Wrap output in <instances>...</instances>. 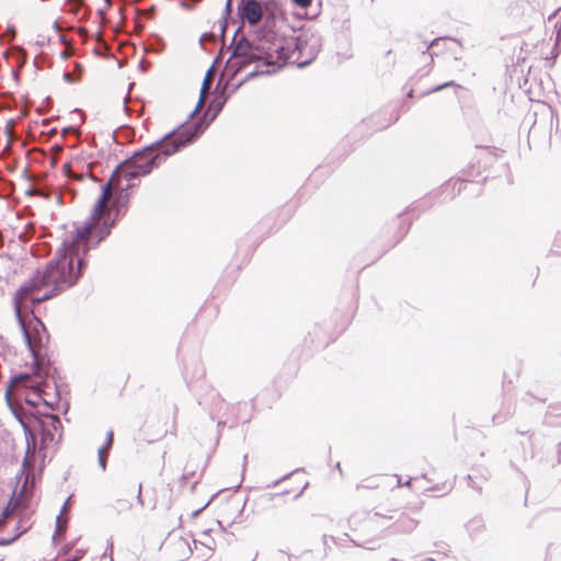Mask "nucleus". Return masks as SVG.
<instances>
[{
    "instance_id": "nucleus-8",
    "label": "nucleus",
    "mask_w": 561,
    "mask_h": 561,
    "mask_svg": "<svg viewBox=\"0 0 561 561\" xmlns=\"http://www.w3.org/2000/svg\"><path fill=\"white\" fill-rule=\"evenodd\" d=\"M416 522L405 515H401L396 523L391 525L392 533H408L415 528Z\"/></svg>"
},
{
    "instance_id": "nucleus-18",
    "label": "nucleus",
    "mask_w": 561,
    "mask_h": 561,
    "mask_svg": "<svg viewBox=\"0 0 561 561\" xmlns=\"http://www.w3.org/2000/svg\"><path fill=\"white\" fill-rule=\"evenodd\" d=\"M70 170H71V167H70V164H69V163H66V164H64V165H62V172H64L66 175H68V174H69Z\"/></svg>"
},
{
    "instance_id": "nucleus-19",
    "label": "nucleus",
    "mask_w": 561,
    "mask_h": 561,
    "mask_svg": "<svg viewBox=\"0 0 561 561\" xmlns=\"http://www.w3.org/2000/svg\"><path fill=\"white\" fill-rule=\"evenodd\" d=\"M453 84H454V82H447V83H444V84H442V85L437 87V88H436V89H434L433 91H438V90H440V89H443V88H445V87H449V85H453Z\"/></svg>"
},
{
    "instance_id": "nucleus-16",
    "label": "nucleus",
    "mask_w": 561,
    "mask_h": 561,
    "mask_svg": "<svg viewBox=\"0 0 561 561\" xmlns=\"http://www.w3.org/2000/svg\"><path fill=\"white\" fill-rule=\"evenodd\" d=\"M295 4L301 7V8H308L311 5L312 0H293Z\"/></svg>"
},
{
    "instance_id": "nucleus-5",
    "label": "nucleus",
    "mask_w": 561,
    "mask_h": 561,
    "mask_svg": "<svg viewBox=\"0 0 561 561\" xmlns=\"http://www.w3.org/2000/svg\"><path fill=\"white\" fill-rule=\"evenodd\" d=\"M18 321L23 329L26 344L34 358L33 368H43L49 334L37 316V310L34 314L23 312L21 320L18 319Z\"/></svg>"
},
{
    "instance_id": "nucleus-11",
    "label": "nucleus",
    "mask_w": 561,
    "mask_h": 561,
    "mask_svg": "<svg viewBox=\"0 0 561 561\" xmlns=\"http://www.w3.org/2000/svg\"><path fill=\"white\" fill-rule=\"evenodd\" d=\"M211 82H213V72H211V70H209L206 73L203 84H202V88H201V96H199V101L197 103V108H199L204 104V102L207 98L208 91L210 89Z\"/></svg>"
},
{
    "instance_id": "nucleus-17",
    "label": "nucleus",
    "mask_w": 561,
    "mask_h": 561,
    "mask_svg": "<svg viewBox=\"0 0 561 561\" xmlns=\"http://www.w3.org/2000/svg\"><path fill=\"white\" fill-rule=\"evenodd\" d=\"M21 534H18L15 535L14 537L10 538V539H1L0 540V546H8V545H11L14 540H16L19 537H20Z\"/></svg>"
},
{
    "instance_id": "nucleus-2",
    "label": "nucleus",
    "mask_w": 561,
    "mask_h": 561,
    "mask_svg": "<svg viewBox=\"0 0 561 561\" xmlns=\"http://www.w3.org/2000/svg\"><path fill=\"white\" fill-rule=\"evenodd\" d=\"M159 167L154 151L147 146L115 169L110 180L102 186L101 194L90 210L89 217L96 221L95 236L101 238L104 234H111L122 208L127 203V192L138 185L141 176L148 175Z\"/></svg>"
},
{
    "instance_id": "nucleus-13",
    "label": "nucleus",
    "mask_w": 561,
    "mask_h": 561,
    "mask_svg": "<svg viewBox=\"0 0 561 561\" xmlns=\"http://www.w3.org/2000/svg\"><path fill=\"white\" fill-rule=\"evenodd\" d=\"M431 489L448 492L451 489V484L447 483V481H437L433 484V486Z\"/></svg>"
},
{
    "instance_id": "nucleus-7",
    "label": "nucleus",
    "mask_w": 561,
    "mask_h": 561,
    "mask_svg": "<svg viewBox=\"0 0 561 561\" xmlns=\"http://www.w3.org/2000/svg\"><path fill=\"white\" fill-rule=\"evenodd\" d=\"M238 13L250 26L257 25L263 16V7L257 0H240Z\"/></svg>"
},
{
    "instance_id": "nucleus-14",
    "label": "nucleus",
    "mask_w": 561,
    "mask_h": 561,
    "mask_svg": "<svg viewBox=\"0 0 561 561\" xmlns=\"http://www.w3.org/2000/svg\"><path fill=\"white\" fill-rule=\"evenodd\" d=\"M170 435L172 437H176L178 435V428H176V420L173 419L170 425V430L165 431V435Z\"/></svg>"
},
{
    "instance_id": "nucleus-20",
    "label": "nucleus",
    "mask_w": 561,
    "mask_h": 561,
    "mask_svg": "<svg viewBox=\"0 0 561 561\" xmlns=\"http://www.w3.org/2000/svg\"><path fill=\"white\" fill-rule=\"evenodd\" d=\"M7 519L2 516L0 518V528H2L5 525Z\"/></svg>"
},
{
    "instance_id": "nucleus-10",
    "label": "nucleus",
    "mask_w": 561,
    "mask_h": 561,
    "mask_svg": "<svg viewBox=\"0 0 561 561\" xmlns=\"http://www.w3.org/2000/svg\"><path fill=\"white\" fill-rule=\"evenodd\" d=\"M393 515H386L381 512H375L374 514L369 515L365 519V528L367 530L376 529L379 527L380 523L385 519H392Z\"/></svg>"
},
{
    "instance_id": "nucleus-15",
    "label": "nucleus",
    "mask_w": 561,
    "mask_h": 561,
    "mask_svg": "<svg viewBox=\"0 0 561 561\" xmlns=\"http://www.w3.org/2000/svg\"><path fill=\"white\" fill-rule=\"evenodd\" d=\"M134 494H135V500L140 505H142V501H141V484L140 483L134 486Z\"/></svg>"
},
{
    "instance_id": "nucleus-21",
    "label": "nucleus",
    "mask_w": 561,
    "mask_h": 561,
    "mask_svg": "<svg viewBox=\"0 0 561 561\" xmlns=\"http://www.w3.org/2000/svg\"><path fill=\"white\" fill-rule=\"evenodd\" d=\"M207 556L208 557L213 556V549L211 548H207Z\"/></svg>"
},
{
    "instance_id": "nucleus-4",
    "label": "nucleus",
    "mask_w": 561,
    "mask_h": 561,
    "mask_svg": "<svg viewBox=\"0 0 561 561\" xmlns=\"http://www.w3.org/2000/svg\"><path fill=\"white\" fill-rule=\"evenodd\" d=\"M204 130L203 123L196 122L182 126L180 129L168 134L161 140L150 145L154 157L161 165L169 157L193 144Z\"/></svg>"
},
{
    "instance_id": "nucleus-3",
    "label": "nucleus",
    "mask_w": 561,
    "mask_h": 561,
    "mask_svg": "<svg viewBox=\"0 0 561 561\" xmlns=\"http://www.w3.org/2000/svg\"><path fill=\"white\" fill-rule=\"evenodd\" d=\"M233 56L242 58L241 65L262 60L266 65H275L284 62L286 51L282 39L268 43L265 39L259 41L257 44H251L248 39H240L234 44Z\"/></svg>"
},
{
    "instance_id": "nucleus-6",
    "label": "nucleus",
    "mask_w": 561,
    "mask_h": 561,
    "mask_svg": "<svg viewBox=\"0 0 561 561\" xmlns=\"http://www.w3.org/2000/svg\"><path fill=\"white\" fill-rule=\"evenodd\" d=\"M43 368H33L32 374H20L11 378L5 388V398L9 402L15 397L16 392L22 389H30L31 392L25 394L24 399L30 405L36 407L39 402L51 405L45 391V385L41 380L43 378Z\"/></svg>"
},
{
    "instance_id": "nucleus-1",
    "label": "nucleus",
    "mask_w": 561,
    "mask_h": 561,
    "mask_svg": "<svg viewBox=\"0 0 561 561\" xmlns=\"http://www.w3.org/2000/svg\"><path fill=\"white\" fill-rule=\"evenodd\" d=\"M94 221L91 217L73 224L61 243L64 253L38 267L13 295L16 318L21 320L23 312L34 314L37 307L59 296L77 283L87 265L89 251L106 240L110 234L101 238L94 234Z\"/></svg>"
},
{
    "instance_id": "nucleus-9",
    "label": "nucleus",
    "mask_w": 561,
    "mask_h": 561,
    "mask_svg": "<svg viewBox=\"0 0 561 561\" xmlns=\"http://www.w3.org/2000/svg\"><path fill=\"white\" fill-rule=\"evenodd\" d=\"M113 439H114V433L112 430H110L107 432L106 442H105L104 446H102L98 453L99 454V463H100L102 470H105V468H106V461L108 458L110 449L113 445Z\"/></svg>"
},
{
    "instance_id": "nucleus-12",
    "label": "nucleus",
    "mask_w": 561,
    "mask_h": 561,
    "mask_svg": "<svg viewBox=\"0 0 561 561\" xmlns=\"http://www.w3.org/2000/svg\"><path fill=\"white\" fill-rule=\"evenodd\" d=\"M21 497L13 495L2 511V516L8 519L20 506Z\"/></svg>"
}]
</instances>
